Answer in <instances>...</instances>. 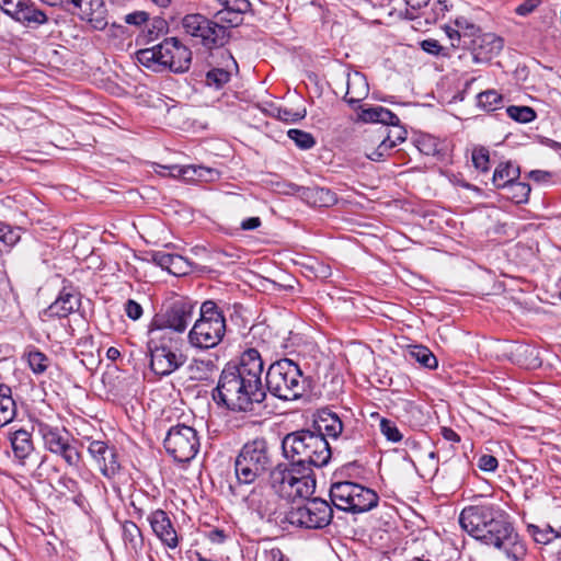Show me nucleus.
I'll return each mask as SVG.
<instances>
[{"label":"nucleus","instance_id":"1","mask_svg":"<svg viewBox=\"0 0 561 561\" xmlns=\"http://www.w3.org/2000/svg\"><path fill=\"white\" fill-rule=\"evenodd\" d=\"M282 448L284 456L291 460V468L278 465L268 474V485L275 491L287 488L295 491L316 489V478L310 467L325 466L331 458V448L323 435L309 430L287 434Z\"/></svg>","mask_w":561,"mask_h":561},{"label":"nucleus","instance_id":"2","mask_svg":"<svg viewBox=\"0 0 561 561\" xmlns=\"http://www.w3.org/2000/svg\"><path fill=\"white\" fill-rule=\"evenodd\" d=\"M264 363L255 348L245 350L239 363H228L222 369L213 400L232 412H252L266 398L262 383Z\"/></svg>","mask_w":561,"mask_h":561},{"label":"nucleus","instance_id":"3","mask_svg":"<svg viewBox=\"0 0 561 561\" xmlns=\"http://www.w3.org/2000/svg\"><path fill=\"white\" fill-rule=\"evenodd\" d=\"M459 523L472 538L502 550L513 561L523 560L527 549L516 533L511 516L499 505L480 503L465 507Z\"/></svg>","mask_w":561,"mask_h":561},{"label":"nucleus","instance_id":"4","mask_svg":"<svg viewBox=\"0 0 561 561\" xmlns=\"http://www.w3.org/2000/svg\"><path fill=\"white\" fill-rule=\"evenodd\" d=\"M227 331L225 310L214 300H205L199 307V317L188 331V344L207 351L218 346Z\"/></svg>","mask_w":561,"mask_h":561},{"label":"nucleus","instance_id":"5","mask_svg":"<svg viewBox=\"0 0 561 561\" xmlns=\"http://www.w3.org/2000/svg\"><path fill=\"white\" fill-rule=\"evenodd\" d=\"M266 388L275 398L284 401L300 399L307 389V379L299 365L282 358L270 365L265 376Z\"/></svg>","mask_w":561,"mask_h":561},{"label":"nucleus","instance_id":"6","mask_svg":"<svg viewBox=\"0 0 561 561\" xmlns=\"http://www.w3.org/2000/svg\"><path fill=\"white\" fill-rule=\"evenodd\" d=\"M182 337L149 334L150 368L159 376H169L186 362Z\"/></svg>","mask_w":561,"mask_h":561},{"label":"nucleus","instance_id":"7","mask_svg":"<svg viewBox=\"0 0 561 561\" xmlns=\"http://www.w3.org/2000/svg\"><path fill=\"white\" fill-rule=\"evenodd\" d=\"M331 505L320 497H305L296 493L286 514V519L295 526L317 529L328 526L332 519Z\"/></svg>","mask_w":561,"mask_h":561},{"label":"nucleus","instance_id":"8","mask_svg":"<svg viewBox=\"0 0 561 561\" xmlns=\"http://www.w3.org/2000/svg\"><path fill=\"white\" fill-rule=\"evenodd\" d=\"M270 455L265 439L247 443L234 462L236 477L239 484H251L265 474L270 466Z\"/></svg>","mask_w":561,"mask_h":561},{"label":"nucleus","instance_id":"9","mask_svg":"<svg viewBox=\"0 0 561 561\" xmlns=\"http://www.w3.org/2000/svg\"><path fill=\"white\" fill-rule=\"evenodd\" d=\"M194 308L195 304L187 299L174 300L164 311L152 318L148 334L181 337L193 320Z\"/></svg>","mask_w":561,"mask_h":561},{"label":"nucleus","instance_id":"10","mask_svg":"<svg viewBox=\"0 0 561 561\" xmlns=\"http://www.w3.org/2000/svg\"><path fill=\"white\" fill-rule=\"evenodd\" d=\"M163 446L174 461L190 462L197 455L201 443L194 427L179 423L168 430Z\"/></svg>","mask_w":561,"mask_h":561},{"label":"nucleus","instance_id":"11","mask_svg":"<svg viewBox=\"0 0 561 561\" xmlns=\"http://www.w3.org/2000/svg\"><path fill=\"white\" fill-rule=\"evenodd\" d=\"M82 439L89 443L88 453L101 473L113 481L112 488L114 491H121V480L126 474L122 472L116 447L108 444V442L93 439L89 436H84Z\"/></svg>","mask_w":561,"mask_h":561},{"label":"nucleus","instance_id":"12","mask_svg":"<svg viewBox=\"0 0 561 561\" xmlns=\"http://www.w3.org/2000/svg\"><path fill=\"white\" fill-rule=\"evenodd\" d=\"M41 433L45 447L53 454L59 455L69 466H78L81 455L70 444L69 434L65 428H58L48 424L41 425Z\"/></svg>","mask_w":561,"mask_h":561},{"label":"nucleus","instance_id":"13","mask_svg":"<svg viewBox=\"0 0 561 561\" xmlns=\"http://www.w3.org/2000/svg\"><path fill=\"white\" fill-rule=\"evenodd\" d=\"M160 60L162 67L169 68L174 73L186 72L192 62V51L176 37L165 38L160 43Z\"/></svg>","mask_w":561,"mask_h":561},{"label":"nucleus","instance_id":"14","mask_svg":"<svg viewBox=\"0 0 561 561\" xmlns=\"http://www.w3.org/2000/svg\"><path fill=\"white\" fill-rule=\"evenodd\" d=\"M504 42L502 37L494 33L480 32L466 45V49L472 54V59L477 64L488 62L497 56L503 49Z\"/></svg>","mask_w":561,"mask_h":561},{"label":"nucleus","instance_id":"15","mask_svg":"<svg viewBox=\"0 0 561 561\" xmlns=\"http://www.w3.org/2000/svg\"><path fill=\"white\" fill-rule=\"evenodd\" d=\"M70 14L78 15L81 21L87 22L93 30L103 31L107 25V9L103 0H79L76 1Z\"/></svg>","mask_w":561,"mask_h":561},{"label":"nucleus","instance_id":"16","mask_svg":"<svg viewBox=\"0 0 561 561\" xmlns=\"http://www.w3.org/2000/svg\"><path fill=\"white\" fill-rule=\"evenodd\" d=\"M333 505L345 512L360 514L368 512L378 505V493H329Z\"/></svg>","mask_w":561,"mask_h":561},{"label":"nucleus","instance_id":"17","mask_svg":"<svg viewBox=\"0 0 561 561\" xmlns=\"http://www.w3.org/2000/svg\"><path fill=\"white\" fill-rule=\"evenodd\" d=\"M238 71V64L229 51L221 53V62L211 66L205 73L204 83L216 91L221 90L232 77V71Z\"/></svg>","mask_w":561,"mask_h":561},{"label":"nucleus","instance_id":"18","mask_svg":"<svg viewBox=\"0 0 561 561\" xmlns=\"http://www.w3.org/2000/svg\"><path fill=\"white\" fill-rule=\"evenodd\" d=\"M81 296L72 287H64L56 300L43 311L47 318H66L79 310Z\"/></svg>","mask_w":561,"mask_h":561},{"label":"nucleus","instance_id":"19","mask_svg":"<svg viewBox=\"0 0 561 561\" xmlns=\"http://www.w3.org/2000/svg\"><path fill=\"white\" fill-rule=\"evenodd\" d=\"M150 526L156 536L169 548L174 549L179 545L176 531L168 514L157 510L149 516Z\"/></svg>","mask_w":561,"mask_h":561},{"label":"nucleus","instance_id":"20","mask_svg":"<svg viewBox=\"0 0 561 561\" xmlns=\"http://www.w3.org/2000/svg\"><path fill=\"white\" fill-rule=\"evenodd\" d=\"M222 9L217 12V18L230 24V26H238L243 15L251 10L249 0H216Z\"/></svg>","mask_w":561,"mask_h":561},{"label":"nucleus","instance_id":"21","mask_svg":"<svg viewBox=\"0 0 561 561\" xmlns=\"http://www.w3.org/2000/svg\"><path fill=\"white\" fill-rule=\"evenodd\" d=\"M151 260L158 266L175 276L186 275L191 270L188 261L180 254L154 251L151 254Z\"/></svg>","mask_w":561,"mask_h":561},{"label":"nucleus","instance_id":"22","mask_svg":"<svg viewBox=\"0 0 561 561\" xmlns=\"http://www.w3.org/2000/svg\"><path fill=\"white\" fill-rule=\"evenodd\" d=\"M14 20L26 27L36 28L48 22V15L32 0H23Z\"/></svg>","mask_w":561,"mask_h":561},{"label":"nucleus","instance_id":"23","mask_svg":"<svg viewBox=\"0 0 561 561\" xmlns=\"http://www.w3.org/2000/svg\"><path fill=\"white\" fill-rule=\"evenodd\" d=\"M368 92L369 85L363 73L356 71L347 76L346 93L343 99L350 106L355 107L368 95Z\"/></svg>","mask_w":561,"mask_h":561},{"label":"nucleus","instance_id":"24","mask_svg":"<svg viewBox=\"0 0 561 561\" xmlns=\"http://www.w3.org/2000/svg\"><path fill=\"white\" fill-rule=\"evenodd\" d=\"M316 434L332 438H337L343 431V423L337 414L322 410L319 412L318 419L314 421Z\"/></svg>","mask_w":561,"mask_h":561},{"label":"nucleus","instance_id":"25","mask_svg":"<svg viewBox=\"0 0 561 561\" xmlns=\"http://www.w3.org/2000/svg\"><path fill=\"white\" fill-rule=\"evenodd\" d=\"M301 196L307 204L313 207H331L337 203L336 193L328 187H304Z\"/></svg>","mask_w":561,"mask_h":561},{"label":"nucleus","instance_id":"26","mask_svg":"<svg viewBox=\"0 0 561 561\" xmlns=\"http://www.w3.org/2000/svg\"><path fill=\"white\" fill-rule=\"evenodd\" d=\"M10 443L14 457L23 462L34 451L32 434L26 430H18L10 434Z\"/></svg>","mask_w":561,"mask_h":561},{"label":"nucleus","instance_id":"27","mask_svg":"<svg viewBox=\"0 0 561 561\" xmlns=\"http://www.w3.org/2000/svg\"><path fill=\"white\" fill-rule=\"evenodd\" d=\"M520 176L519 165L512 161L500 162L492 176V183L496 188H507Z\"/></svg>","mask_w":561,"mask_h":561},{"label":"nucleus","instance_id":"28","mask_svg":"<svg viewBox=\"0 0 561 561\" xmlns=\"http://www.w3.org/2000/svg\"><path fill=\"white\" fill-rule=\"evenodd\" d=\"M359 119L364 123H380L383 125H396L400 122L393 112L382 106L363 108L359 113Z\"/></svg>","mask_w":561,"mask_h":561},{"label":"nucleus","instance_id":"29","mask_svg":"<svg viewBox=\"0 0 561 561\" xmlns=\"http://www.w3.org/2000/svg\"><path fill=\"white\" fill-rule=\"evenodd\" d=\"M205 34H203L202 43L207 48L222 47L230 37L228 27L220 25L210 20V25L206 26Z\"/></svg>","mask_w":561,"mask_h":561},{"label":"nucleus","instance_id":"30","mask_svg":"<svg viewBox=\"0 0 561 561\" xmlns=\"http://www.w3.org/2000/svg\"><path fill=\"white\" fill-rule=\"evenodd\" d=\"M16 414V403L12 398L9 386L0 383V427L13 421Z\"/></svg>","mask_w":561,"mask_h":561},{"label":"nucleus","instance_id":"31","mask_svg":"<svg viewBox=\"0 0 561 561\" xmlns=\"http://www.w3.org/2000/svg\"><path fill=\"white\" fill-rule=\"evenodd\" d=\"M216 370V364L213 359L193 358L187 366L191 380L206 381Z\"/></svg>","mask_w":561,"mask_h":561},{"label":"nucleus","instance_id":"32","mask_svg":"<svg viewBox=\"0 0 561 561\" xmlns=\"http://www.w3.org/2000/svg\"><path fill=\"white\" fill-rule=\"evenodd\" d=\"M123 540L127 549L137 552L144 546L140 528L131 520H125L122 525Z\"/></svg>","mask_w":561,"mask_h":561},{"label":"nucleus","instance_id":"33","mask_svg":"<svg viewBox=\"0 0 561 561\" xmlns=\"http://www.w3.org/2000/svg\"><path fill=\"white\" fill-rule=\"evenodd\" d=\"M244 502L249 507L255 511L261 518L270 516L276 511L275 502H271L265 497V493H250L244 497Z\"/></svg>","mask_w":561,"mask_h":561},{"label":"nucleus","instance_id":"34","mask_svg":"<svg viewBox=\"0 0 561 561\" xmlns=\"http://www.w3.org/2000/svg\"><path fill=\"white\" fill-rule=\"evenodd\" d=\"M409 355L412 359L420 363L423 367L428 369H436L438 360L431 350L424 345H412L409 350Z\"/></svg>","mask_w":561,"mask_h":561},{"label":"nucleus","instance_id":"35","mask_svg":"<svg viewBox=\"0 0 561 561\" xmlns=\"http://www.w3.org/2000/svg\"><path fill=\"white\" fill-rule=\"evenodd\" d=\"M502 103V94L493 89L480 92L477 95V105L485 112H493L500 108Z\"/></svg>","mask_w":561,"mask_h":561},{"label":"nucleus","instance_id":"36","mask_svg":"<svg viewBox=\"0 0 561 561\" xmlns=\"http://www.w3.org/2000/svg\"><path fill=\"white\" fill-rule=\"evenodd\" d=\"M528 534L534 538L537 543L547 545L554 538L561 536L560 533L556 531L550 525L546 524L542 527L538 525L529 524L527 526Z\"/></svg>","mask_w":561,"mask_h":561},{"label":"nucleus","instance_id":"37","mask_svg":"<svg viewBox=\"0 0 561 561\" xmlns=\"http://www.w3.org/2000/svg\"><path fill=\"white\" fill-rule=\"evenodd\" d=\"M455 26L459 31L462 48H465L468 42H470L481 32V28L478 25L473 24L465 16L457 18L455 20Z\"/></svg>","mask_w":561,"mask_h":561},{"label":"nucleus","instance_id":"38","mask_svg":"<svg viewBox=\"0 0 561 561\" xmlns=\"http://www.w3.org/2000/svg\"><path fill=\"white\" fill-rule=\"evenodd\" d=\"M160 44L156 45L151 48H145L137 51L136 57L137 60L147 68H153L162 66V61L160 60Z\"/></svg>","mask_w":561,"mask_h":561},{"label":"nucleus","instance_id":"39","mask_svg":"<svg viewBox=\"0 0 561 561\" xmlns=\"http://www.w3.org/2000/svg\"><path fill=\"white\" fill-rule=\"evenodd\" d=\"M506 197L516 204H523L528 202L530 194V185L526 182H518L517 180L512 183L507 188Z\"/></svg>","mask_w":561,"mask_h":561},{"label":"nucleus","instance_id":"40","mask_svg":"<svg viewBox=\"0 0 561 561\" xmlns=\"http://www.w3.org/2000/svg\"><path fill=\"white\" fill-rule=\"evenodd\" d=\"M404 1L407 3L404 18L415 21L413 28L420 30L422 27L421 9L426 7L428 4L430 0H404Z\"/></svg>","mask_w":561,"mask_h":561},{"label":"nucleus","instance_id":"41","mask_svg":"<svg viewBox=\"0 0 561 561\" xmlns=\"http://www.w3.org/2000/svg\"><path fill=\"white\" fill-rule=\"evenodd\" d=\"M287 136L289 139H291L295 145L302 150L311 149L316 145L314 137L305 130L301 129H289L287 131Z\"/></svg>","mask_w":561,"mask_h":561},{"label":"nucleus","instance_id":"42","mask_svg":"<svg viewBox=\"0 0 561 561\" xmlns=\"http://www.w3.org/2000/svg\"><path fill=\"white\" fill-rule=\"evenodd\" d=\"M510 118L518 123H530L536 118V112L529 106L511 105L506 108Z\"/></svg>","mask_w":561,"mask_h":561},{"label":"nucleus","instance_id":"43","mask_svg":"<svg viewBox=\"0 0 561 561\" xmlns=\"http://www.w3.org/2000/svg\"><path fill=\"white\" fill-rule=\"evenodd\" d=\"M472 163L478 171L486 173L490 170L489 150L485 147H476L472 150Z\"/></svg>","mask_w":561,"mask_h":561},{"label":"nucleus","instance_id":"44","mask_svg":"<svg viewBox=\"0 0 561 561\" xmlns=\"http://www.w3.org/2000/svg\"><path fill=\"white\" fill-rule=\"evenodd\" d=\"M27 360L34 374H43L47 369L48 358L39 351L30 352Z\"/></svg>","mask_w":561,"mask_h":561},{"label":"nucleus","instance_id":"45","mask_svg":"<svg viewBox=\"0 0 561 561\" xmlns=\"http://www.w3.org/2000/svg\"><path fill=\"white\" fill-rule=\"evenodd\" d=\"M448 10L446 1H438L434 4L430 12H422L421 20L424 19L426 25L434 24L437 20L445 15Z\"/></svg>","mask_w":561,"mask_h":561},{"label":"nucleus","instance_id":"46","mask_svg":"<svg viewBox=\"0 0 561 561\" xmlns=\"http://www.w3.org/2000/svg\"><path fill=\"white\" fill-rule=\"evenodd\" d=\"M380 432L386 436V438L392 443H398L402 439V435L397 427L396 423L388 419H381L380 421Z\"/></svg>","mask_w":561,"mask_h":561},{"label":"nucleus","instance_id":"47","mask_svg":"<svg viewBox=\"0 0 561 561\" xmlns=\"http://www.w3.org/2000/svg\"><path fill=\"white\" fill-rule=\"evenodd\" d=\"M168 30V23L162 18H154L150 22V25L147 30V34L145 35L147 38V42H152L157 39L161 34L167 32Z\"/></svg>","mask_w":561,"mask_h":561},{"label":"nucleus","instance_id":"48","mask_svg":"<svg viewBox=\"0 0 561 561\" xmlns=\"http://www.w3.org/2000/svg\"><path fill=\"white\" fill-rule=\"evenodd\" d=\"M180 172L182 173L184 179L195 180V178L206 179L207 175L211 176V174L214 173V170H211L209 168L202 167V165H198V167L187 165V167L181 169Z\"/></svg>","mask_w":561,"mask_h":561},{"label":"nucleus","instance_id":"49","mask_svg":"<svg viewBox=\"0 0 561 561\" xmlns=\"http://www.w3.org/2000/svg\"><path fill=\"white\" fill-rule=\"evenodd\" d=\"M202 23H206V18L202 14H187L182 22L185 32L190 35L196 33Z\"/></svg>","mask_w":561,"mask_h":561},{"label":"nucleus","instance_id":"50","mask_svg":"<svg viewBox=\"0 0 561 561\" xmlns=\"http://www.w3.org/2000/svg\"><path fill=\"white\" fill-rule=\"evenodd\" d=\"M392 127H394L393 130H390L386 137H383L385 140H387V142L389 145H391V147H396L398 144L404 141L407 139V130L400 125V122L396 125H391Z\"/></svg>","mask_w":561,"mask_h":561},{"label":"nucleus","instance_id":"51","mask_svg":"<svg viewBox=\"0 0 561 561\" xmlns=\"http://www.w3.org/2000/svg\"><path fill=\"white\" fill-rule=\"evenodd\" d=\"M124 310L126 316L134 321L140 319L144 313L142 307L134 299H128L125 302Z\"/></svg>","mask_w":561,"mask_h":561},{"label":"nucleus","instance_id":"52","mask_svg":"<svg viewBox=\"0 0 561 561\" xmlns=\"http://www.w3.org/2000/svg\"><path fill=\"white\" fill-rule=\"evenodd\" d=\"M124 21L129 25L141 26L149 21V14L146 11H134L126 14Z\"/></svg>","mask_w":561,"mask_h":561},{"label":"nucleus","instance_id":"53","mask_svg":"<svg viewBox=\"0 0 561 561\" xmlns=\"http://www.w3.org/2000/svg\"><path fill=\"white\" fill-rule=\"evenodd\" d=\"M391 145H389L387 142V140H385L382 138V140L380 141V144L378 145L377 148H375L371 152L369 153H366L367 158L370 159L371 161H381L385 159V157L388 154V151L391 149Z\"/></svg>","mask_w":561,"mask_h":561},{"label":"nucleus","instance_id":"54","mask_svg":"<svg viewBox=\"0 0 561 561\" xmlns=\"http://www.w3.org/2000/svg\"><path fill=\"white\" fill-rule=\"evenodd\" d=\"M260 561H285L282 550L277 547L263 549L259 554Z\"/></svg>","mask_w":561,"mask_h":561},{"label":"nucleus","instance_id":"55","mask_svg":"<svg viewBox=\"0 0 561 561\" xmlns=\"http://www.w3.org/2000/svg\"><path fill=\"white\" fill-rule=\"evenodd\" d=\"M23 0H0V9L12 19H15Z\"/></svg>","mask_w":561,"mask_h":561},{"label":"nucleus","instance_id":"56","mask_svg":"<svg viewBox=\"0 0 561 561\" xmlns=\"http://www.w3.org/2000/svg\"><path fill=\"white\" fill-rule=\"evenodd\" d=\"M499 466L497 459L492 455H481L478 459V467L483 471H494Z\"/></svg>","mask_w":561,"mask_h":561},{"label":"nucleus","instance_id":"57","mask_svg":"<svg viewBox=\"0 0 561 561\" xmlns=\"http://www.w3.org/2000/svg\"><path fill=\"white\" fill-rule=\"evenodd\" d=\"M306 116V111L304 110L302 113L300 112H293L288 108H279L278 110V118L286 122V123H296L302 119Z\"/></svg>","mask_w":561,"mask_h":561},{"label":"nucleus","instance_id":"58","mask_svg":"<svg viewBox=\"0 0 561 561\" xmlns=\"http://www.w3.org/2000/svg\"><path fill=\"white\" fill-rule=\"evenodd\" d=\"M421 48L427 54L438 56L443 51V46L439 44L437 39L427 38L420 43Z\"/></svg>","mask_w":561,"mask_h":561},{"label":"nucleus","instance_id":"59","mask_svg":"<svg viewBox=\"0 0 561 561\" xmlns=\"http://www.w3.org/2000/svg\"><path fill=\"white\" fill-rule=\"evenodd\" d=\"M5 236L3 239V243L7 247H13L21 240V229L20 228H12L11 226H7L5 229Z\"/></svg>","mask_w":561,"mask_h":561},{"label":"nucleus","instance_id":"60","mask_svg":"<svg viewBox=\"0 0 561 561\" xmlns=\"http://www.w3.org/2000/svg\"><path fill=\"white\" fill-rule=\"evenodd\" d=\"M540 0H525L520 3L516 9V14L520 16H526L535 11V9L539 5Z\"/></svg>","mask_w":561,"mask_h":561},{"label":"nucleus","instance_id":"61","mask_svg":"<svg viewBox=\"0 0 561 561\" xmlns=\"http://www.w3.org/2000/svg\"><path fill=\"white\" fill-rule=\"evenodd\" d=\"M444 30H445L446 35L450 39L453 47H462L461 37H460L459 31L456 26L453 27V26L446 25L444 27Z\"/></svg>","mask_w":561,"mask_h":561},{"label":"nucleus","instance_id":"62","mask_svg":"<svg viewBox=\"0 0 561 561\" xmlns=\"http://www.w3.org/2000/svg\"><path fill=\"white\" fill-rule=\"evenodd\" d=\"M207 539L213 543H224L227 539V535L222 529L214 528L206 533Z\"/></svg>","mask_w":561,"mask_h":561},{"label":"nucleus","instance_id":"63","mask_svg":"<svg viewBox=\"0 0 561 561\" xmlns=\"http://www.w3.org/2000/svg\"><path fill=\"white\" fill-rule=\"evenodd\" d=\"M261 226H262V220L260 217H250V218L243 219L240 224V228L243 231L256 230Z\"/></svg>","mask_w":561,"mask_h":561},{"label":"nucleus","instance_id":"64","mask_svg":"<svg viewBox=\"0 0 561 561\" xmlns=\"http://www.w3.org/2000/svg\"><path fill=\"white\" fill-rule=\"evenodd\" d=\"M352 486V488H358L359 491H363V492H366V491H373L371 489L367 488V486H364V485H360L358 483H355V482H352V481H347V480H344V481H334L331 486H330V490L329 491H334L335 489H340L342 486Z\"/></svg>","mask_w":561,"mask_h":561}]
</instances>
